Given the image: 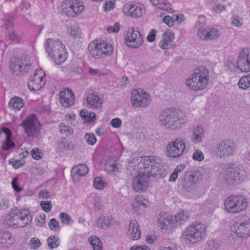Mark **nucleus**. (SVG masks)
Returning <instances> with one entry per match:
<instances>
[{
  "instance_id": "1",
  "label": "nucleus",
  "mask_w": 250,
  "mask_h": 250,
  "mask_svg": "<svg viewBox=\"0 0 250 250\" xmlns=\"http://www.w3.org/2000/svg\"><path fill=\"white\" fill-rule=\"evenodd\" d=\"M162 127L173 130L181 128L187 121L186 114L181 110L170 107L161 110L157 117Z\"/></svg>"
},
{
  "instance_id": "2",
  "label": "nucleus",
  "mask_w": 250,
  "mask_h": 250,
  "mask_svg": "<svg viewBox=\"0 0 250 250\" xmlns=\"http://www.w3.org/2000/svg\"><path fill=\"white\" fill-rule=\"evenodd\" d=\"M130 167L137 171H147L152 174H158L163 168L162 160L156 156H148L133 158L130 162Z\"/></svg>"
},
{
  "instance_id": "3",
  "label": "nucleus",
  "mask_w": 250,
  "mask_h": 250,
  "mask_svg": "<svg viewBox=\"0 0 250 250\" xmlns=\"http://www.w3.org/2000/svg\"><path fill=\"white\" fill-rule=\"evenodd\" d=\"M209 72L204 66L194 69L192 74L186 81V84L190 90L198 91L205 89L209 80Z\"/></svg>"
},
{
  "instance_id": "4",
  "label": "nucleus",
  "mask_w": 250,
  "mask_h": 250,
  "mask_svg": "<svg viewBox=\"0 0 250 250\" xmlns=\"http://www.w3.org/2000/svg\"><path fill=\"white\" fill-rule=\"evenodd\" d=\"M45 48L49 56L58 64L64 62L67 58V53L64 45L58 39H48Z\"/></svg>"
},
{
  "instance_id": "5",
  "label": "nucleus",
  "mask_w": 250,
  "mask_h": 250,
  "mask_svg": "<svg viewBox=\"0 0 250 250\" xmlns=\"http://www.w3.org/2000/svg\"><path fill=\"white\" fill-rule=\"evenodd\" d=\"M207 228L202 223H193L183 232L182 238L186 242L195 243L200 242L204 237Z\"/></svg>"
},
{
  "instance_id": "6",
  "label": "nucleus",
  "mask_w": 250,
  "mask_h": 250,
  "mask_svg": "<svg viewBox=\"0 0 250 250\" xmlns=\"http://www.w3.org/2000/svg\"><path fill=\"white\" fill-rule=\"evenodd\" d=\"M226 210L230 213L237 214L247 209L249 202L247 198L242 195H231L224 201Z\"/></svg>"
},
{
  "instance_id": "7",
  "label": "nucleus",
  "mask_w": 250,
  "mask_h": 250,
  "mask_svg": "<svg viewBox=\"0 0 250 250\" xmlns=\"http://www.w3.org/2000/svg\"><path fill=\"white\" fill-rule=\"evenodd\" d=\"M219 177L228 183L234 185L241 183L244 180L245 175L243 170L235 167L224 166L219 170Z\"/></svg>"
},
{
  "instance_id": "8",
  "label": "nucleus",
  "mask_w": 250,
  "mask_h": 250,
  "mask_svg": "<svg viewBox=\"0 0 250 250\" xmlns=\"http://www.w3.org/2000/svg\"><path fill=\"white\" fill-rule=\"evenodd\" d=\"M88 49L90 55L96 59L109 56L113 52L112 45L104 41L91 42L88 46Z\"/></svg>"
},
{
  "instance_id": "9",
  "label": "nucleus",
  "mask_w": 250,
  "mask_h": 250,
  "mask_svg": "<svg viewBox=\"0 0 250 250\" xmlns=\"http://www.w3.org/2000/svg\"><path fill=\"white\" fill-rule=\"evenodd\" d=\"M236 148L237 145L233 140L229 139H223L217 144L216 154L217 157L225 159L233 156Z\"/></svg>"
},
{
  "instance_id": "10",
  "label": "nucleus",
  "mask_w": 250,
  "mask_h": 250,
  "mask_svg": "<svg viewBox=\"0 0 250 250\" xmlns=\"http://www.w3.org/2000/svg\"><path fill=\"white\" fill-rule=\"evenodd\" d=\"M21 125L29 137H37L40 134L41 124L34 114L30 115L25 119Z\"/></svg>"
},
{
  "instance_id": "11",
  "label": "nucleus",
  "mask_w": 250,
  "mask_h": 250,
  "mask_svg": "<svg viewBox=\"0 0 250 250\" xmlns=\"http://www.w3.org/2000/svg\"><path fill=\"white\" fill-rule=\"evenodd\" d=\"M160 174L161 172L158 174H152L147 171H139L133 179V188L137 192L146 191L148 187L149 177Z\"/></svg>"
},
{
  "instance_id": "12",
  "label": "nucleus",
  "mask_w": 250,
  "mask_h": 250,
  "mask_svg": "<svg viewBox=\"0 0 250 250\" xmlns=\"http://www.w3.org/2000/svg\"><path fill=\"white\" fill-rule=\"evenodd\" d=\"M62 7L63 13L70 17L79 15L84 8L83 2L80 0H65Z\"/></svg>"
},
{
  "instance_id": "13",
  "label": "nucleus",
  "mask_w": 250,
  "mask_h": 250,
  "mask_svg": "<svg viewBox=\"0 0 250 250\" xmlns=\"http://www.w3.org/2000/svg\"><path fill=\"white\" fill-rule=\"evenodd\" d=\"M151 101L149 94L142 89L133 90L131 92V102L135 107L147 106Z\"/></svg>"
},
{
  "instance_id": "14",
  "label": "nucleus",
  "mask_w": 250,
  "mask_h": 250,
  "mask_svg": "<svg viewBox=\"0 0 250 250\" xmlns=\"http://www.w3.org/2000/svg\"><path fill=\"white\" fill-rule=\"evenodd\" d=\"M185 148L184 139L178 137L168 143L167 146V154L170 157L177 158L183 154Z\"/></svg>"
},
{
  "instance_id": "15",
  "label": "nucleus",
  "mask_w": 250,
  "mask_h": 250,
  "mask_svg": "<svg viewBox=\"0 0 250 250\" xmlns=\"http://www.w3.org/2000/svg\"><path fill=\"white\" fill-rule=\"evenodd\" d=\"M122 10L125 16L135 18L142 17L146 12L144 5L139 2L127 3L123 6Z\"/></svg>"
},
{
  "instance_id": "16",
  "label": "nucleus",
  "mask_w": 250,
  "mask_h": 250,
  "mask_svg": "<svg viewBox=\"0 0 250 250\" xmlns=\"http://www.w3.org/2000/svg\"><path fill=\"white\" fill-rule=\"evenodd\" d=\"M10 68L11 72L14 74H24L28 72L30 69V62L26 59L23 60L19 58H13Z\"/></svg>"
},
{
  "instance_id": "17",
  "label": "nucleus",
  "mask_w": 250,
  "mask_h": 250,
  "mask_svg": "<svg viewBox=\"0 0 250 250\" xmlns=\"http://www.w3.org/2000/svg\"><path fill=\"white\" fill-rule=\"evenodd\" d=\"M125 40V44L131 48H138L143 42V38L141 33L133 28L128 30Z\"/></svg>"
},
{
  "instance_id": "18",
  "label": "nucleus",
  "mask_w": 250,
  "mask_h": 250,
  "mask_svg": "<svg viewBox=\"0 0 250 250\" xmlns=\"http://www.w3.org/2000/svg\"><path fill=\"white\" fill-rule=\"evenodd\" d=\"M237 64L238 69L243 72H250V49L243 48L239 52Z\"/></svg>"
},
{
  "instance_id": "19",
  "label": "nucleus",
  "mask_w": 250,
  "mask_h": 250,
  "mask_svg": "<svg viewBox=\"0 0 250 250\" xmlns=\"http://www.w3.org/2000/svg\"><path fill=\"white\" fill-rule=\"evenodd\" d=\"M233 231L240 238H247L250 236V218L239 222H236Z\"/></svg>"
},
{
  "instance_id": "20",
  "label": "nucleus",
  "mask_w": 250,
  "mask_h": 250,
  "mask_svg": "<svg viewBox=\"0 0 250 250\" xmlns=\"http://www.w3.org/2000/svg\"><path fill=\"white\" fill-rule=\"evenodd\" d=\"M116 224L115 219L109 213L101 214L96 221L97 227L104 230L109 228H112Z\"/></svg>"
},
{
  "instance_id": "21",
  "label": "nucleus",
  "mask_w": 250,
  "mask_h": 250,
  "mask_svg": "<svg viewBox=\"0 0 250 250\" xmlns=\"http://www.w3.org/2000/svg\"><path fill=\"white\" fill-rule=\"evenodd\" d=\"M85 101L86 106L89 108L93 109H101L102 108L103 99L95 92L88 93Z\"/></svg>"
},
{
  "instance_id": "22",
  "label": "nucleus",
  "mask_w": 250,
  "mask_h": 250,
  "mask_svg": "<svg viewBox=\"0 0 250 250\" xmlns=\"http://www.w3.org/2000/svg\"><path fill=\"white\" fill-rule=\"evenodd\" d=\"M202 175L199 171H195L187 174L183 187L188 190H191L195 185L202 180Z\"/></svg>"
},
{
  "instance_id": "23",
  "label": "nucleus",
  "mask_w": 250,
  "mask_h": 250,
  "mask_svg": "<svg viewBox=\"0 0 250 250\" xmlns=\"http://www.w3.org/2000/svg\"><path fill=\"white\" fill-rule=\"evenodd\" d=\"M60 100L62 105L68 107L74 103L75 97L71 89L65 88L59 93Z\"/></svg>"
},
{
  "instance_id": "24",
  "label": "nucleus",
  "mask_w": 250,
  "mask_h": 250,
  "mask_svg": "<svg viewBox=\"0 0 250 250\" xmlns=\"http://www.w3.org/2000/svg\"><path fill=\"white\" fill-rule=\"evenodd\" d=\"M174 40L173 33L170 31H167L163 33V39L160 42L159 45L163 49H172L175 46Z\"/></svg>"
},
{
  "instance_id": "25",
  "label": "nucleus",
  "mask_w": 250,
  "mask_h": 250,
  "mask_svg": "<svg viewBox=\"0 0 250 250\" xmlns=\"http://www.w3.org/2000/svg\"><path fill=\"white\" fill-rule=\"evenodd\" d=\"M158 223L159 227L162 229L174 227L173 217L167 212H162L159 214Z\"/></svg>"
},
{
  "instance_id": "26",
  "label": "nucleus",
  "mask_w": 250,
  "mask_h": 250,
  "mask_svg": "<svg viewBox=\"0 0 250 250\" xmlns=\"http://www.w3.org/2000/svg\"><path fill=\"white\" fill-rule=\"evenodd\" d=\"M127 234L130 238L138 240L141 236L140 226L136 220H131L127 229Z\"/></svg>"
},
{
  "instance_id": "27",
  "label": "nucleus",
  "mask_w": 250,
  "mask_h": 250,
  "mask_svg": "<svg viewBox=\"0 0 250 250\" xmlns=\"http://www.w3.org/2000/svg\"><path fill=\"white\" fill-rule=\"evenodd\" d=\"M19 217L18 225L21 227H23L30 224L32 220L31 212L28 209H21L17 212Z\"/></svg>"
},
{
  "instance_id": "28",
  "label": "nucleus",
  "mask_w": 250,
  "mask_h": 250,
  "mask_svg": "<svg viewBox=\"0 0 250 250\" xmlns=\"http://www.w3.org/2000/svg\"><path fill=\"white\" fill-rule=\"evenodd\" d=\"M205 129L200 125H197L192 128L191 139L195 144H200L203 142L205 135Z\"/></svg>"
},
{
  "instance_id": "29",
  "label": "nucleus",
  "mask_w": 250,
  "mask_h": 250,
  "mask_svg": "<svg viewBox=\"0 0 250 250\" xmlns=\"http://www.w3.org/2000/svg\"><path fill=\"white\" fill-rule=\"evenodd\" d=\"M149 204L148 200L145 198L143 195H138L134 198L131 205V208L135 212H138L140 207L143 206L144 208L148 207Z\"/></svg>"
},
{
  "instance_id": "30",
  "label": "nucleus",
  "mask_w": 250,
  "mask_h": 250,
  "mask_svg": "<svg viewBox=\"0 0 250 250\" xmlns=\"http://www.w3.org/2000/svg\"><path fill=\"white\" fill-rule=\"evenodd\" d=\"M14 242V238L8 231H0V246L10 247Z\"/></svg>"
},
{
  "instance_id": "31",
  "label": "nucleus",
  "mask_w": 250,
  "mask_h": 250,
  "mask_svg": "<svg viewBox=\"0 0 250 250\" xmlns=\"http://www.w3.org/2000/svg\"><path fill=\"white\" fill-rule=\"evenodd\" d=\"M19 216L17 212H11L7 214L3 221V224L7 227H13L14 228L21 227L18 225Z\"/></svg>"
},
{
  "instance_id": "32",
  "label": "nucleus",
  "mask_w": 250,
  "mask_h": 250,
  "mask_svg": "<svg viewBox=\"0 0 250 250\" xmlns=\"http://www.w3.org/2000/svg\"><path fill=\"white\" fill-rule=\"evenodd\" d=\"M188 212L180 211L175 214L173 217L174 227L180 226L185 223L189 218Z\"/></svg>"
},
{
  "instance_id": "33",
  "label": "nucleus",
  "mask_w": 250,
  "mask_h": 250,
  "mask_svg": "<svg viewBox=\"0 0 250 250\" xmlns=\"http://www.w3.org/2000/svg\"><path fill=\"white\" fill-rule=\"evenodd\" d=\"M151 4L158 9L173 13L170 3L167 0H150Z\"/></svg>"
},
{
  "instance_id": "34",
  "label": "nucleus",
  "mask_w": 250,
  "mask_h": 250,
  "mask_svg": "<svg viewBox=\"0 0 250 250\" xmlns=\"http://www.w3.org/2000/svg\"><path fill=\"white\" fill-rule=\"evenodd\" d=\"M88 171V168L85 165H79L72 169V175L74 178L85 176Z\"/></svg>"
},
{
  "instance_id": "35",
  "label": "nucleus",
  "mask_w": 250,
  "mask_h": 250,
  "mask_svg": "<svg viewBox=\"0 0 250 250\" xmlns=\"http://www.w3.org/2000/svg\"><path fill=\"white\" fill-rule=\"evenodd\" d=\"M23 105V100L19 97L13 98L9 103V107L17 111L21 110Z\"/></svg>"
},
{
  "instance_id": "36",
  "label": "nucleus",
  "mask_w": 250,
  "mask_h": 250,
  "mask_svg": "<svg viewBox=\"0 0 250 250\" xmlns=\"http://www.w3.org/2000/svg\"><path fill=\"white\" fill-rule=\"evenodd\" d=\"M88 241L93 250H102L103 243L98 237L95 235L91 236L88 238Z\"/></svg>"
},
{
  "instance_id": "37",
  "label": "nucleus",
  "mask_w": 250,
  "mask_h": 250,
  "mask_svg": "<svg viewBox=\"0 0 250 250\" xmlns=\"http://www.w3.org/2000/svg\"><path fill=\"white\" fill-rule=\"evenodd\" d=\"M105 169L109 174H115L118 170V167L114 161L108 158L105 163Z\"/></svg>"
},
{
  "instance_id": "38",
  "label": "nucleus",
  "mask_w": 250,
  "mask_h": 250,
  "mask_svg": "<svg viewBox=\"0 0 250 250\" xmlns=\"http://www.w3.org/2000/svg\"><path fill=\"white\" fill-rule=\"evenodd\" d=\"M44 84V81H41V80L37 81L35 79L31 78L28 85L31 91H36L41 89Z\"/></svg>"
},
{
  "instance_id": "39",
  "label": "nucleus",
  "mask_w": 250,
  "mask_h": 250,
  "mask_svg": "<svg viewBox=\"0 0 250 250\" xmlns=\"http://www.w3.org/2000/svg\"><path fill=\"white\" fill-rule=\"evenodd\" d=\"M66 32L74 38L80 37L82 33L81 29L76 25H68Z\"/></svg>"
},
{
  "instance_id": "40",
  "label": "nucleus",
  "mask_w": 250,
  "mask_h": 250,
  "mask_svg": "<svg viewBox=\"0 0 250 250\" xmlns=\"http://www.w3.org/2000/svg\"><path fill=\"white\" fill-rule=\"evenodd\" d=\"M80 115L89 123L93 122L96 119V114L91 111L89 112L86 109L82 110L80 112Z\"/></svg>"
},
{
  "instance_id": "41",
  "label": "nucleus",
  "mask_w": 250,
  "mask_h": 250,
  "mask_svg": "<svg viewBox=\"0 0 250 250\" xmlns=\"http://www.w3.org/2000/svg\"><path fill=\"white\" fill-rule=\"evenodd\" d=\"M239 87L246 90L250 87V74L241 77L238 83Z\"/></svg>"
},
{
  "instance_id": "42",
  "label": "nucleus",
  "mask_w": 250,
  "mask_h": 250,
  "mask_svg": "<svg viewBox=\"0 0 250 250\" xmlns=\"http://www.w3.org/2000/svg\"><path fill=\"white\" fill-rule=\"evenodd\" d=\"M31 78L37 81L40 80L44 81V83L46 82L45 73L42 68L37 69L35 71L34 76Z\"/></svg>"
},
{
  "instance_id": "43",
  "label": "nucleus",
  "mask_w": 250,
  "mask_h": 250,
  "mask_svg": "<svg viewBox=\"0 0 250 250\" xmlns=\"http://www.w3.org/2000/svg\"><path fill=\"white\" fill-rule=\"evenodd\" d=\"M220 35V31L216 28L208 29V33L207 34L206 41L216 40Z\"/></svg>"
},
{
  "instance_id": "44",
  "label": "nucleus",
  "mask_w": 250,
  "mask_h": 250,
  "mask_svg": "<svg viewBox=\"0 0 250 250\" xmlns=\"http://www.w3.org/2000/svg\"><path fill=\"white\" fill-rule=\"evenodd\" d=\"M93 185L96 189L103 190L106 186V184L102 178L97 177L94 180Z\"/></svg>"
},
{
  "instance_id": "45",
  "label": "nucleus",
  "mask_w": 250,
  "mask_h": 250,
  "mask_svg": "<svg viewBox=\"0 0 250 250\" xmlns=\"http://www.w3.org/2000/svg\"><path fill=\"white\" fill-rule=\"evenodd\" d=\"M47 243L50 249L56 248L60 244V240L57 236H51L47 239Z\"/></svg>"
},
{
  "instance_id": "46",
  "label": "nucleus",
  "mask_w": 250,
  "mask_h": 250,
  "mask_svg": "<svg viewBox=\"0 0 250 250\" xmlns=\"http://www.w3.org/2000/svg\"><path fill=\"white\" fill-rule=\"evenodd\" d=\"M84 139L89 145L91 146L94 145L97 142L96 136L92 133H86L84 136Z\"/></svg>"
},
{
  "instance_id": "47",
  "label": "nucleus",
  "mask_w": 250,
  "mask_h": 250,
  "mask_svg": "<svg viewBox=\"0 0 250 250\" xmlns=\"http://www.w3.org/2000/svg\"><path fill=\"white\" fill-rule=\"evenodd\" d=\"M59 217L62 223L65 225H68L72 222L70 215L65 212L61 213L59 215Z\"/></svg>"
},
{
  "instance_id": "48",
  "label": "nucleus",
  "mask_w": 250,
  "mask_h": 250,
  "mask_svg": "<svg viewBox=\"0 0 250 250\" xmlns=\"http://www.w3.org/2000/svg\"><path fill=\"white\" fill-rule=\"evenodd\" d=\"M60 132L66 135H71L73 131L69 125H66L64 123L60 125Z\"/></svg>"
},
{
  "instance_id": "49",
  "label": "nucleus",
  "mask_w": 250,
  "mask_h": 250,
  "mask_svg": "<svg viewBox=\"0 0 250 250\" xmlns=\"http://www.w3.org/2000/svg\"><path fill=\"white\" fill-rule=\"evenodd\" d=\"M219 242L214 239L208 240V250H217L220 247Z\"/></svg>"
},
{
  "instance_id": "50",
  "label": "nucleus",
  "mask_w": 250,
  "mask_h": 250,
  "mask_svg": "<svg viewBox=\"0 0 250 250\" xmlns=\"http://www.w3.org/2000/svg\"><path fill=\"white\" fill-rule=\"evenodd\" d=\"M208 33V29L205 28H200L198 29L197 32V37L203 41H206L207 34Z\"/></svg>"
},
{
  "instance_id": "51",
  "label": "nucleus",
  "mask_w": 250,
  "mask_h": 250,
  "mask_svg": "<svg viewBox=\"0 0 250 250\" xmlns=\"http://www.w3.org/2000/svg\"><path fill=\"white\" fill-rule=\"evenodd\" d=\"M178 17L177 16H173L170 17L169 16H166L162 20L163 21L167 24L168 26H173V22L177 21Z\"/></svg>"
},
{
  "instance_id": "52",
  "label": "nucleus",
  "mask_w": 250,
  "mask_h": 250,
  "mask_svg": "<svg viewBox=\"0 0 250 250\" xmlns=\"http://www.w3.org/2000/svg\"><path fill=\"white\" fill-rule=\"evenodd\" d=\"M48 226L50 229L53 231H59L61 229L59 222L55 218H52L50 220Z\"/></svg>"
},
{
  "instance_id": "53",
  "label": "nucleus",
  "mask_w": 250,
  "mask_h": 250,
  "mask_svg": "<svg viewBox=\"0 0 250 250\" xmlns=\"http://www.w3.org/2000/svg\"><path fill=\"white\" fill-rule=\"evenodd\" d=\"M192 159L194 161L201 162L204 159V154L200 149H196L192 155Z\"/></svg>"
},
{
  "instance_id": "54",
  "label": "nucleus",
  "mask_w": 250,
  "mask_h": 250,
  "mask_svg": "<svg viewBox=\"0 0 250 250\" xmlns=\"http://www.w3.org/2000/svg\"><path fill=\"white\" fill-rule=\"evenodd\" d=\"M94 208L96 211H100L103 209V206L100 198L96 196L93 201Z\"/></svg>"
},
{
  "instance_id": "55",
  "label": "nucleus",
  "mask_w": 250,
  "mask_h": 250,
  "mask_svg": "<svg viewBox=\"0 0 250 250\" xmlns=\"http://www.w3.org/2000/svg\"><path fill=\"white\" fill-rule=\"evenodd\" d=\"M206 17L203 15H200L198 17V20L195 25V27L197 29L200 28L204 27L206 24Z\"/></svg>"
},
{
  "instance_id": "56",
  "label": "nucleus",
  "mask_w": 250,
  "mask_h": 250,
  "mask_svg": "<svg viewBox=\"0 0 250 250\" xmlns=\"http://www.w3.org/2000/svg\"><path fill=\"white\" fill-rule=\"evenodd\" d=\"M231 23L235 27H239L242 25L243 20L237 15H233L231 18Z\"/></svg>"
},
{
  "instance_id": "57",
  "label": "nucleus",
  "mask_w": 250,
  "mask_h": 250,
  "mask_svg": "<svg viewBox=\"0 0 250 250\" xmlns=\"http://www.w3.org/2000/svg\"><path fill=\"white\" fill-rule=\"evenodd\" d=\"M40 205L42 210L46 212H49L51 210L52 205L50 201H42L40 202Z\"/></svg>"
},
{
  "instance_id": "58",
  "label": "nucleus",
  "mask_w": 250,
  "mask_h": 250,
  "mask_svg": "<svg viewBox=\"0 0 250 250\" xmlns=\"http://www.w3.org/2000/svg\"><path fill=\"white\" fill-rule=\"evenodd\" d=\"M46 217L44 213H41L36 219V225L39 227H42L45 223Z\"/></svg>"
},
{
  "instance_id": "59",
  "label": "nucleus",
  "mask_w": 250,
  "mask_h": 250,
  "mask_svg": "<svg viewBox=\"0 0 250 250\" xmlns=\"http://www.w3.org/2000/svg\"><path fill=\"white\" fill-rule=\"evenodd\" d=\"M89 74L93 76L99 77L103 75V72L99 69H94L91 67H88Z\"/></svg>"
},
{
  "instance_id": "60",
  "label": "nucleus",
  "mask_w": 250,
  "mask_h": 250,
  "mask_svg": "<svg viewBox=\"0 0 250 250\" xmlns=\"http://www.w3.org/2000/svg\"><path fill=\"white\" fill-rule=\"evenodd\" d=\"M120 29V25L119 23L116 22L113 26H110L107 27V31L108 32L117 33L119 32Z\"/></svg>"
},
{
  "instance_id": "61",
  "label": "nucleus",
  "mask_w": 250,
  "mask_h": 250,
  "mask_svg": "<svg viewBox=\"0 0 250 250\" xmlns=\"http://www.w3.org/2000/svg\"><path fill=\"white\" fill-rule=\"evenodd\" d=\"M15 146V144L11 141V139H6V141L2 145V148L4 150H9Z\"/></svg>"
},
{
  "instance_id": "62",
  "label": "nucleus",
  "mask_w": 250,
  "mask_h": 250,
  "mask_svg": "<svg viewBox=\"0 0 250 250\" xmlns=\"http://www.w3.org/2000/svg\"><path fill=\"white\" fill-rule=\"evenodd\" d=\"M30 245L32 249H37L41 246L40 240L36 237L31 239L30 241Z\"/></svg>"
},
{
  "instance_id": "63",
  "label": "nucleus",
  "mask_w": 250,
  "mask_h": 250,
  "mask_svg": "<svg viewBox=\"0 0 250 250\" xmlns=\"http://www.w3.org/2000/svg\"><path fill=\"white\" fill-rule=\"evenodd\" d=\"M122 123L121 119L119 118H115L111 120L110 124L114 128H119L121 126Z\"/></svg>"
},
{
  "instance_id": "64",
  "label": "nucleus",
  "mask_w": 250,
  "mask_h": 250,
  "mask_svg": "<svg viewBox=\"0 0 250 250\" xmlns=\"http://www.w3.org/2000/svg\"><path fill=\"white\" fill-rule=\"evenodd\" d=\"M31 155L33 159L39 160L42 157V153L37 148L33 149L31 151Z\"/></svg>"
}]
</instances>
